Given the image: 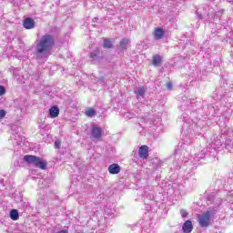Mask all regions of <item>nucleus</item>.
<instances>
[{
	"mask_svg": "<svg viewBox=\"0 0 233 233\" xmlns=\"http://www.w3.org/2000/svg\"><path fill=\"white\" fill-rule=\"evenodd\" d=\"M90 62L92 65L99 63V49H96L89 54Z\"/></svg>",
	"mask_w": 233,
	"mask_h": 233,
	"instance_id": "nucleus-7",
	"label": "nucleus"
},
{
	"mask_svg": "<svg viewBox=\"0 0 233 233\" xmlns=\"http://www.w3.org/2000/svg\"><path fill=\"white\" fill-rule=\"evenodd\" d=\"M166 86H167V90H172V82H167L166 84Z\"/></svg>",
	"mask_w": 233,
	"mask_h": 233,
	"instance_id": "nucleus-26",
	"label": "nucleus"
},
{
	"mask_svg": "<svg viewBox=\"0 0 233 233\" xmlns=\"http://www.w3.org/2000/svg\"><path fill=\"white\" fill-rule=\"evenodd\" d=\"M103 128L101 127L93 126L91 129V139L92 141H101L103 137Z\"/></svg>",
	"mask_w": 233,
	"mask_h": 233,
	"instance_id": "nucleus-4",
	"label": "nucleus"
},
{
	"mask_svg": "<svg viewBox=\"0 0 233 233\" xmlns=\"http://www.w3.org/2000/svg\"><path fill=\"white\" fill-rule=\"evenodd\" d=\"M5 116H6V111L1 109L0 110V119H3V117H5Z\"/></svg>",
	"mask_w": 233,
	"mask_h": 233,
	"instance_id": "nucleus-24",
	"label": "nucleus"
},
{
	"mask_svg": "<svg viewBox=\"0 0 233 233\" xmlns=\"http://www.w3.org/2000/svg\"><path fill=\"white\" fill-rule=\"evenodd\" d=\"M192 230H194V226L192 225V221L187 220L186 222H184V224L182 225V232L190 233L192 232Z\"/></svg>",
	"mask_w": 233,
	"mask_h": 233,
	"instance_id": "nucleus-9",
	"label": "nucleus"
},
{
	"mask_svg": "<svg viewBox=\"0 0 233 233\" xmlns=\"http://www.w3.org/2000/svg\"><path fill=\"white\" fill-rule=\"evenodd\" d=\"M138 156L141 159L148 158V146L144 145L139 147Z\"/></svg>",
	"mask_w": 233,
	"mask_h": 233,
	"instance_id": "nucleus-6",
	"label": "nucleus"
},
{
	"mask_svg": "<svg viewBox=\"0 0 233 233\" xmlns=\"http://www.w3.org/2000/svg\"><path fill=\"white\" fill-rule=\"evenodd\" d=\"M130 45V40L128 38H123L120 40V49L127 50Z\"/></svg>",
	"mask_w": 233,
	"mask_h": 233,
	"instance_id": "nucleus-16",
	"label": "nucleus"
},
{
	"mask_svg": "<svg viewBox=\"0 0 233 233\" xmlns=\"http://www.w3.org/2000/svg\"><path fill=\"white\" fill-rule=\"evenodd\" d=\"M219 205H221V201L219 202V204L218 206L209 208L207 210L206 214H208L210 218H214V216H216V214H218V210H219Z\"/></svg>",
	"mask_w": 233,
	"mask_h": 233,
	"instance_id": "nucleus-12",
	"label": "nucleus"
},
{
	"mask_svg": "<svg viewBox=\"0 0 233 233\" xmlns=\"http://www.w3.org/2000/svg\"><path fill=\"white\" fill-rule=\"evenodd\" d=\"M49 116L50 117H57L59 116V107L57 106H51L49 109Z\"/></svg>",
	"mask_w": 233,
	"mask_h": 233,
	"instance_id": "nucleus-15",
	"label": "nucleus"
},
{
	"mask_svg": "<svg viewBox=\"0 0 233 233\" xmlns=\"http://www.w3.org/2000/svg\"><path fill=\"white\" fill-rule=\"evenodd\" d=\"M161 63H163V57L159 55H155L152 57V65L153 66H161Z\"/></svg>",
	"mask_w": 233,
	"mask_h": 233,
	"instance_id": "nucleus-13",
	"label": "nucleus"
},
{
	"mask_svg": "<svg viewBox=\"0 0 233 233\" xmlns=\"http://www.w3.org/2000/svg\"><path fill=\"white\" fill-rule=\"evenodd\" d=\"M109 174H119L121 172V167L118 164H111L107 168Z\"/></svg>",
	"mask_w": 233,
	"mask_h": 233,
	"instance_id": "nucleus-10",
	"label": "nucleus"
},
{
	"mask_svg": "<svg viewBox=\"0 0 233 233\" xmlns=\"http://www.w3.org/2000/svg\"><path fill=\"white\" fill-rule=\"evenodd\" d=\"M198 224L202 228H207L210 226V217L208 213L204 212L202 215L198 216Z\"/></svg>",
	"mask_w": 233,
	"mask_h": 233,
	"instance_id": "nucleus-5",
	"label": "nucleus"
},
{
	"mask_svg": "<svg viewBox=\"0 0 233 233\" xmlns=\"http://www.w3.org/2000/svg\"><path fill=\"white\" fill-rule=\"evenodd\" d=\"M23 25L26 30H32L35 26V22L34 19L27 17L24 20Z\"/></svg>",
	"mask_w": 233,
	"mask_h": 233,
	"instance_id": "nucleus-8",
	"label": "nucleus"
},
{
	"mask_svg": "<svg viewBox=\"0 0 233 233\" xmlns=\"http://www.w3.org/2000/svg\"><path fill=\"white\" fill-rule=\"evenodd\" d=\"M6 92V90L5 89V86H0V96H4V94Z\"/></svg>",
	"mask_w": 233,
	"mask_h": 233,
	"instance_id": "nucleus-25",
	"label": "nucleus"
},
{
	"mask_svg": "<svg viewBox=\"0 0 233 233\" xmlns=\"http://www.w3.org/2000/svg\"><path fill=\"white\" fill-rule=\"evenodd\" d=\"M55 148H61V141L60 140H56L55 141Z\"/></svg>",
	"mask_w": 233,
	"mask_h": 233,
	"instance_id": "nucleus-23",
	"label": "nucleus"
},
{
	"mask_svg": "<svg viewBox=\"0 0 233 233\" xmlns=\"http://www.w3.org/2000/svg\"><path fill=\"white\" fill-rule=\"evenodd\" d=\"M9 217L13 221L19 219V211L17 209H12L9 213Z\"/></svg>",
	"mask_w": 233,
	"mask_h": 233,
	"instance_id": "nucleus-17",
	"label": "nucleus"
},
{
	"mask_svg": "<svg viewBox=\"0 0 233 233\" xmlns=\"http://www.w3.org/2000/svg\"><path fill=\"white\" fill-rule=\"evenodd\" d=\"M134 93L136 94L137 97H145L147 88H145V86L137 87L134 89Z\"/></svg>",
	"mask_w": 233,
	"mask_h": 233,
	"instance_id": "nucleus-14",
	"label": "nucleus"
},
{
	"mask_svg": "<svg viewBox=\"0 0 233 233\" xmlns=\"http://www.w3.org/2000/svg\"><path fill=\"white\" fill-rule=\"evenodd\" d=\"M99 81H101L102 83H104V82H105V77H103V76L100 77V78H99Z\"/></svg>",
	"mask_w": 233,
	"mask_h": 233,
	"instance_id": "nucleus-28",
	"label": "nucleus"
},
{
	"mask_svg": "<svg viewBox=\"0 0 233 233\" xmlns=\"http://www.w3.org/2000/svg\"><path fill=\"white\" fill-rule=\"evenodd\" d=\"M134 117H136L135 113H132L130 111H127V112L124 113V118L125 119H134Z\"/></svg>",
	"mask_w": 233,
	"mask_h": 233,
	"instance_id": "nucleus-21",
	"label": "nucleus"
},
{
	"mask_svg": "<svg viewBox=\"0 0 233 233\" xmlns=\"http://www.w3.org/2000/svg\"><path fill=\"white\" fill-rule=\"evenodd\" d=\"M56 46V36L54 35H43L39 40L36 41L35 57L38 61H46L52 55V50Z\"/></svg>",
	"mask_w": 233,
	"mask_h": 233,
	"instance_id": "nucleus-1",
	"label": "nucleus"
},
{
	"mask_svg": "<svg viewBox=\"0 0 233 233\" xmlns=\"http://www.w3.org/2000/svg\"><path fill=\"white\" fill-rule=\"evenodd\" d=\"M56 233H68V231H67V229H62V230H60V231H58Z\"/></svg>",
	"mask_w": 233,
	"mask_h": 233,
	"instance_id": "nucleus-27",
	"label": "nucleus"
},
{
	"mask_svg": "<svg viewBox=\"0 0 233 233\" xmlns=\"http://www.w3.org/2000/svg\"><path fill=\"white\" fill-rule=\"evenodd\" d=\"M154 37L155 39L159 40L165 37V31L161 27H157L154 31Z\"/></svg>",
	"mask_w": 233,
	"mask_h": 233,
	"instance_id": "nucleus-11",
	"label": "nucleus"
},
{
	"mask_svg": "<svg viewBox=\"0 0 233 233\" xmlns=\"http://www.w3.org/2000/svg\"><path fill=\"white\" fill-rule=\"evenodd\" d=\"M86 116H87V117H94V116H97V111L92 107H89L86 110Z\"/></svg>",
	"mask_w": 233,
	"mask_h": 233,
	"instance_id": "nucleus-19",
	"label": "nucleus"
},
{
	"mask_svg": "<svg viewBox=\"0 0 233 233\" xmlns=\"http://www.w3.org/2000/svg\"><path fill=\"white\" fill-rule=\"evenodd\" d=\"M104 48H114V45L110 41V39L106 38L104 39Z\"/></svg>",
	"mask_w": 233,
	"mask_h": 233,
	"instance_id": "nucleus-20",
	"label": "nucleus"
},
{
	"mask_svg": "<svg viewBox=\"0 0 233 233\" xmlns=\"http://www.w3.org/2000/svg\"><path fill=\"white\" fill-rule=\"evenodd\" d=\"M24 161L41 170H46V166L48 165L46 160L43 159V157H35L34 155H25L24 157Z\"/></svg>",
	"mask_w": 233,
	"mask_h": 233,
	"instance_id": "nucleus-3",
	"label": "nucleus"
},
{
	"mask_svg": "<svg viewBox=\"0 0 233 233\" xmlns=\"http://www.w3.org/2000/svg\"><path fill=\"white\" fill-rule=\"evenodd\" d=\"M225 12V9L216 10L214 8H210V5H206L203 7L199 8L196 11L197 15H198L199 19H205L206 23H208L211 19L216 21L218 17H221Z\"/></svg>",
	"mask_w": 233,
	"mask_h": 233,
	"instance_id": "nucleus-2",
	"label": "nucleus"
},
{
	"mask_svg": "<svg viewBox=\"0 0 233 233\" xmlns=\"http://www.w3.org/2000/svg\"><path fill=\"white\" fill-rule=\"evenodd\" d=\"M224 145H225V148L227 150H228V152H232V148H233V140H232V138H227Z\"/></svg>",
	"mask_w": 233,
	"mask_h": 233,
	"instance_id": "nucleus-18",
	"label": "nucleus"
},
{
	"mask_svg": "<svg viewBox=\"0 0 233 233\" xmlns=\"http://www.w3.org/2000/svg\"><path fill=\"white\" fill-rule=\"evenodd\" d=\"M180 214L182 218H187V216H188V212H187L185 209H180Z\"/></svg>",
	"mask_w": 233,
	"mask_h": 233,
	"instance_id": "nucleus-22",
	"label": "nucleus"
}]
</instances>
